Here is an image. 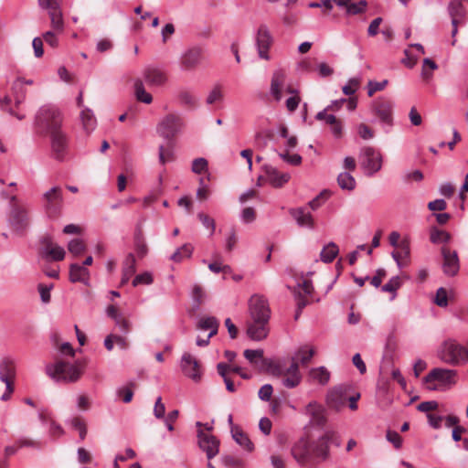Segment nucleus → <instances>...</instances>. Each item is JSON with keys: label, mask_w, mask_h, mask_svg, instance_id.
Returning a JSON list of instances; mask_svg holds the SVG:
<instances>
[{"label": "nucleus", "mask_w": 468, "mask_h": 468, "mask_svg": "<svg viewBox=\"0 0 468 468\" xmlns=\"http://www.w3.org/2000/svg\"><path fill=\"white\" fill-rule=\"evenodd\" d=\"M62 118L58 108L51 104L41 106L35 116V129L37 133L47 135L60 129Z\"/></svg>", "instance_id": "1"}, {"label": "nucleus", "mask_w": 468, "mask_h": 468, "mask_svg": "<svg viewBox=\"0 0 468 468\" xmlns=\"http://www.w3.org/2000/svg\"><path fill=\"white\" fill-rule=\"evenodd\" d=\"M437 357L452 367L468 362L466 346L453 338L445 339L440 344L437 348Z\"/></svg>", "instance_id": "2"}, {"label": "nucleus", "mask_w": 468, "mask_h": 468, "mask_svg": "<svg viewBox=\"0 0 468 468\" xmlns=\"http://www.w3.org/2000/svg\"><path fill=\"white\" fill-rule=\"evenodd\" d=\"M458 372L455 369L435 367L423 378L427 388L431 391H446L457 382Z\"/></svg>", "instance_id": "3"}, {"label": "nucleus", "mask_w": 468, "mask_h": 468, "mask_svg": "<svg viewBox=\"0 0 468 468\" xmlns=\"http://www.w3.org/2000/svg\"><path fill=\"white\" fill-rule=\"evenodd\" d=\"M45 371L56 382H76L81 376V371L76 365L62 360L47 365Z\"/></svg>", "instance_id": "4"}, {"label": "nucleus", "mask_w": 468, "mask_h": 468, "mask_svg": "<svg viewBox=\"0 0 468 468\" xmlns=\"http://www.w3.org/2000/svg\"><path fill=\"white\" fill-rule=\"evenodd\" d=\"M6 221L17 235H24L30 224L29 212L24 204H13L6 214Z\"/></svg>", "instance_id": "5"}, {"label": "nucleus", "mask_w": 468, "mask_h": 468, "mask_svg": "<svg viewBox=\"0 0 468 468\" xmlns=\"http://www.w3.org/2000/svg\"><path fill=\"white\" fill-rule=\"evenodd\" d=\"M360 165L367 176H373L382 168V154L374 147L366 146L361 149Z\"/></svg>", "instance_id": "6"}, {"label": "nucleus", "mask_w": 468, "mask_h": 468, "mask_svg": "<svg viewBox=\"0 0 468 468\" xmlns=\"http://www.w3.org/2000/svg\"><path fill=\"white\" fill-rule=\"evenodd\" d=\"M371 110L388 133L393 125V102L389 99L378 98L372 103Z\"/></svg>", "instance_id": "7"}, {"label": "nucleus", "mask_w": 468, "mask_h": 468, "mask_svg": "<svg viewBox=\"0 0 468 468\" xmlns=\"http://www.w3.org/2000/svg\"><path fill=\"white\" fill-rule=\"evenodd\" d=\"M183 120L179 114L169 113L165 116L157 125V133L164 138L171 140L182 130Z\"/></svg>", "instance_id": "8"}, {"label": "nucleus", "mask_w": 468, "mask_h": 468, "mask_svg": "<svg viewBox=\"0 0 468 468\" xmlns=\"http://www.w3.org/2000/svg\"><path fill=\"white\" fill-rule=\"evenodd\" d=\"M350 387L346 385H337L330 388L325 396V403L331 410L339 411L346 404Z\"/></svg>", "instance_id": "9"}, {"label": "nucleus", "mask_w": 468, "mask_h": 468, "mask_svg": "<svg viewBox=\"0 0 468 468\" xmlns=\"http://www.w3.org/2000/svg\"><path fill=\"white\" fill-rule=\"evenodd\" d=\"M249 309L251 321L269 322L271 311L265 298L259 295H253L249 302Z\"/></svg>", "instance_id": "10"}, {"label": "nucleus", "mask_w": 468, "mask_h": 468, "mask_svg": "<svg viewBox=\"0 0 468 468\" xmlns=\"http://www.w3.org/2000/svg\"><path fill=\"white\" fill-rule=\"evenodd\" d=\"M44 207L49 218L57 217L62 207V194L59 186H53L43 195Z\"/></svg>", "instance_id": "11"}, {"label": "nucleus", "mask_w": 468, "mask_h": 468, "mask_svg": "<svg viewBox=\"0 0 468 468\" xmlns=\"http://www.w3.org/2000/svg\"><path fill=\"white\" fill-rule=\"evenodd\" d=\"M204 49L200 46H193L184 51L180 57V69L184 71L195 69L202 61Z\"/></svg>", "instance_id": "12"}, {"label": "nucleus", "mask_w": 468, "mask_h": 468, "mask_svg": "<svg viewBox=\"0 0 468 468\" xmlns=\"http://www.w3.org/2000/svg\"><path fill=\"white\" fill-rule=\"evenodd\" d=\"M255 42L259 57L262 59L269 60V49L272 45L273 38L266 25H261L259 27Z\"/></svg>", "instance_id": "13"}, {"label": "nucleus", "mask_w": 468, "mask_h": 468, "mask_svg": "<svg viewBox=\"0 0 468 468\" xmlns=\"http://www.w3.org/2000/svg\"><path fill=\"white\" fill-rule=\"evenodd\" d=\"M198 446L206 452L208 461L218 455L219 441L212 434L199 430L197 431Z\"/></svg>", "instance_id": "14"}, {"label": "nucleus", "mask_w": 468, "mask_h": 468, "mask_svg": "<svg viewBox=\"0 0 468 468\" xmlns=\"http://www.w3.org/2000/svg\"><path fill=\"white\" fill-rule=\"evenodd\" d=\"M51 139V153L53 158L58 161H63L67 154L68 150V138L67 135L58 129L55 133L48 134Z\"/></svg>", "instance_id": "15"}, {"label": "nucleus", "mask_w": 468, "mask_h": 468, "mask_svg": "<svg viewBox=\"0 0 468 468\" xmlns=\"http://www.w3.org/2000/svg\"><path fill=\"white\" fill-rule=\"evenodd\" d=\"M292 455L295 461L302 466L313 462L310 441L305 438H301L292 447Z\"/></svg>", "instance_id": "16"}, {"label": "nucleus", "mask_w": 468, "mask_h": 468, "mask_svg": "<svg viewBox=\"0 0 468 468\" xmlns=\"http://www.w3.org/2000/svg\"><path fill=\"white\" fill-rule=\"evenodd\" d=\"M305 414L310 417V423L313 426L323 428L327 421L324 407L314 400L306 405Z\"/></svg>", "instance_id": "17"}, {"label": "nucleus", "mask_w": 468, "mask_h": 468, "mask_svg": "<svg viewBox=\"0 0 468 468\" xmlns=\"http://www.w3.org/2000/svg\"><path fill=\"white\" fill-rule=\"evenodd\" d=\"M181 368L183 373L195 382L201 379L202 374L198 361L189 353H185L181 358Z\"/></svg>", "instance_id": "18"}, {"label": "nucleus", "mask_w": 468, "mask_h": 468, "mask_svg": "<svg viewBox=\"0 0 468 468\" xmlns=\"http://www.w3.org/2000/svg\"><path fill=\"white\" fill-rule=\"evenodd\" d=\"M330 439V434L326 433L317 440L310 441L313 461L325 460L328 457Z\"/></svg>", "instance_id": "19"}, {"label": "nucleus", "mask_w": 468, "mask_h": 468, "mask_svg": "<svg viewBox=\"0 0 468 468\" xmlns=\"http://www.w3.org/2000/svg\"><path fill=\"white\" fill-rule=\"evenodd\" d=\"M16 377V367L14 361L5 357L0 363V380L5 384V389L14 392L13 379Z\"/></svg>", "instance_id": "20"}, {"label": "nucleus", "mask_w": 468, "mask_h": 468, "mask_svg": "<svg viewBox=\"0 0 468 468\" xmlns=\"http://www.w3.org/2000/svg\"><path fill=\"white\" fill-rule=\"evenodd\" d=\"M441 254L443 257V272L448 276H455L460 269L457 252L452 251L446 247H442Z\"/></svg>", "instance_id": "21"}, {"label": "nucleus", "mask_w": 468, "mask_h": 468, "mask_svg": "<svg viewBox=\"0 0 468 468\" xmlns=\"http://www.w3.org/2000/svg\"><path fill=\"white\" fill-rule=\"evenodd\" d=\"M265 175L267 181L275 188L282 187L291 179L289 173H281L272 165L265 166Z\"/></svg>", "instance_id": "22"}, {"label": "nucleus", "mask_w": 468, "mask_h": 468, "mask_svg": "<svg viewBox=\"0 0 468 468\" xmlns=\"http://www.w3.org/2000/svg\"><path fill=\"white\" fill-rule=\"evenodd\" d=\"M289 213L294 218L299 227L307 228L310 229L314 228V218L311 212L307 210V207H300L296 208H291Z\"/></svg>", "instance_id": "23"}, {"label": "nucleus", "mask_w": 468, "mask_h": 468, "mask_svg": "<svg viewBox=\"0 0 468 468\" xmlns=\"http://www.w3.org/2000/svg\"><path fill=\"white\" fill-rule=\"evenodd\" d=\"M144 78L145 82L150 86H162L167 81L165 72L156 67H147L144 70Z\"/></svg>", "instance_id": "24"}, {"label": "nucleus", "mask_w": 468, "mask_h": 468, "mask_svg": "<svg viewBox=\"0 0 468 468\" xmlns=\"http://www.w3.org/2000/svg\"><path fill=\"white\" fill-rule=\"evenodd\" d=\"M286 74L282 69H276L271 76L270 93L276 101L282 98V87L284 85Z\"/></svg>", "instance_id": "25"}, {"label": "nucleus", "mask_w": 468, "mask_h": 468, "mask_svg": "<svg viewBox=\"0 0 468 468\" xmlns=\"http://www.w3.org/2000/svg\"><path fill=\"white\" fill-rule=\"evenodd\" d=\"M69 281L71 282H81L85 285L90 283L89 270L80 263H71L69 266Z\"/></svg>", "instance_id": "26"}, {"label": "nucleus", "mask_w": 468, "mask_h": 468, "mask_svg": "<svg viewBox=\"0 0 468 468\" xmlns=\"http://www.w3.org/2000/svg\"><path fill=\"white\" fill-rule=\"evenodd\" d=\"M268 323L269 322L255 323L254 321H251L247 329L249 337L255 341H261L266 338L269 333Z\"/></svg>", "instance_id": "27"}, {"label": "nucleus", "mask_w": 468, "mask_h": 468, "mask_svg": "<svg viewBox=\"0 0 468 468\" xmlns=\"http://www.w3.org/2000/svg\"><path fill=\"white\" fill-rule=\"evenodd\" d=\"M331 374L328 369L324 367H313L309 370L308 378L312 383L325 386L330 380Z\"/></svg>", "instance_id": "28"}, {"label": "nucleus", "mask_w": 468, "mask_h": 468, "mask_svg": "<svg viewBox=\"0 0 468 468\" xmlns=\"http://www.w3.org/2000/svg\"><path fill=\"white\" fill-rule=\"evenodd\" d=\"M397 249L398 250L392 251L391 256L396 261L398 267L401 269L407 264L403 261L409 260L410 256V243L406 239H403L400 241L399 246Z\"/></svg>", "instance_id": "29"}, {"label": "nucleus", "mask_w": 468, "mask_h": 468, "mask_svg": "<svg viewBox=\"0 0 468 468\" xmlns=\"http://www.w3.org/2000/svg\"><path fill=\"white\" fill-rule=\"evenodd\" d=\"M136 271V260L133 253H129L122 263V276L121 283L124 284L128 282L130 278L135 273Z\"/></svg>", "instance_id": "30"}, {"label": "nucleus", "mask_w": 468, "mask_h": 468, "mask_svg": "<svg viewBox=\"0 0 468 468\" xmlns=\"http://www.w3.org/2000/svg\"><path fill=\"white\" fill-rule=\"evenodd\" d=\"M43 254L53 261H62L65 257V250L62 247L48 240L44 244Z\"/></svg>", "instance_id": "31"}, {"label": "nucleus", "mask_w": 468, "mask_h": 468, "mask_svg": "<svg viewBox=\"0 0 468 468\" xmlns=\"http://www.w3.org/2000/svg\"><path fill=\"white\" fill-rule=\"evenodd\" d=\"M231 434L233 440L245 451L251 452L254 450V444L249 438V436L244 433L239 428H232Z\"/></svg>", "instance_id": "32"}, {"label": "nucleus", "mask_w": 468, "mask_h": 468, "mask_svg": "<svg viewBox=\"0 0 468 468\" xmlns=\"http://www.w3.org/2000/svg\"><path fill=\"white\" fill-rule=\"evenodd\" d=\"M48 13L50 18V30L63 33L65 29V23L60 7L58 9L48 11Z\"/></svg>", "instance_id": "33"}, {"label": "nucleus", "mask_w": 468, "mask_h": 468, "mask_svg": "<svg viewBox=\"0 0 468 468\" xmlns=\"http://www.w3.org/2000/svg\"><path fill=\"white\" fill-rule=\"evenodd\" d=\"M337 184L342 190L353 191L356 188V182L349 172H342L337 176Z\"/></svg>", "instance_id": "34"}, {"label": "nucleus", "mask_w": 468, "mask_h": 468, "mask_svg": "<svg viewBox=\"0 0 468 468\" xmlns=\"http://www.w3.org/2000/svg\"><path fill=\"white\" fill-rule=\"evenodd\" d=\"M224 101V92L220 84H216L208 92L206 103L209 106H217Z\"/></svg>", "instance_id": "35"}, {"label": "nucleus", "mask_w": 468, "mask_h": 468, "mask_svg": "<svg viewBox=\"0 0 468 468\" xmlns=\"http://www.w3.org/2000/svg\"><path fill=\"white\" fill-rule=\"evenodd\" d=\"M449 15L452 17V21L455 20L461 22L465 16V9L463 4L458 0H452L450 2L448 6Z\"/></svg>", "instance_id": "36"}, {"label": "nucleus", "mask_w": 468, "mask_h": 468, "mask_svg": "<svg viewBox=\"0 0 468 468\" xmlns=\"http://www.w3.org/2000/svg\"><path fill=\"white\" fill-rule=\"evenodd\" d=\"M194 248L190 243H186L179 247L171 256L170 260L174 262H181L185 259L192 256Z\"/></svg>", "instance_id": "37"}, {"label": "nucleus", "mask_w": 468, "mask_h": 468, "mask_svg": "<svg viewBox=\"0 0 468 468\" xmlns=\"http://www.w3.org/2000/svg\"><path fill=\"white\" fill-rule=\"evenodd\" d=\"M134 95L138 101L145 104H150L153 101V96L145 90L141 80L134 81Z\"/></svg>", "instance_id": "38"}, {"label": "nucleus", "mask_w": 468, "mask_h": 468, "mask_svg": "<svg viewBox=\"0 0 468 468\" xmlns=\"http://www.w3.org/2000/svg\"><path fill=\"white\" fill-rule=\"evenodd\" d=\"M338 251L337 245L335 242H329L323 248L320 253V259L324 263H330L335 259Z\"/></svg>", "instance_id": "39"}, {"label": "nucleus", "mask_w": 468, "mask_h": 468, "mask_svg": "<svg viewBox=\"0 0 468 468\" xmlns=\"http://www.w3.org/2000/svg\"><path fill=\"white\" fill-rule=\"evenodd\" d=\"M198 328L201 330H210L208 338H211L218 333V323L213 316L205 317L198 322Z\"/></svg>", "instance_id": "40"}, {"label": "nucleus", "mask_w": 468, "mask_h": 468, "mask_svg": "<svg viewBox=\"0 0 468 468\" xmlns=\"http://www.w3.org/2000/svg\"><path fill=\"white\" fill-rule=\"evenodd\" d=\"M402 282L399 276H393L389 281L381 287L384 292H390V300L393 301L397 296V291L401 287Z\"/></svg>", "instance_id": "41"}, {"label": "nucleus", "mask_w": 468, "mask_h": 468, "mask_svg": "<svg viewBox=\"0 0 468 468\" xmlns=\"http://www.w3.org/2000/svg\"><path fill=\"white\" fill-rule=\"evenodd\" d=\"M314 353V347L305 345L297 350L293 358L297 359L302 365H306L311 361Z\"/></svg>", "instance_id": "42"}, {"label": "nucleus", "mask_w": 468, "mask_h": 468, "mask_svg": "<svg viewBox=\"0 0 468 468\" xmlns=\"http://www.w3.org/2000/svg\"><path fill=\"white\" fill-rule=\"evenodd\" d=\"M431 241L434 244H446L451 239V235L445 230L439 229L436 227L431 229Z\"/></svg>", "instance_id": "43"}, {"label": "nucleus", "mask_w": 468, "mask_h": 468, "mask_svg": "<svg viewBox=\"0 0 468 468\" xmlns=\"http://www.w3.org/2000/svg\"><path fill=\"white\" fill-rule=\"evenodd\" d=\"M81 122L83 124V128L90 133L95 128L96 125V119L94 117L93 112L88 109L85 108L81 111L80 113Z\"/></svg>", "instance_id": "44"}, {"label": "nucleus", "mask_w": 468, "mask_h": 468, "mask_svg": "<svg viewBox=\"0 0 468 468\" xmlns=\"http://www.w3.org/2000/svg\"><path fill=\"white\" fill-rule=\"evenodd\" d=\"M244 356L250 364L253 365H258L259 362H265L262 349H246L244 351Z\"/></svg>", "instance_id": "45"}, {"label": "nucleus", "mask_w": 468, "mask_h": 468, "mask_svg": "<svg viewBox=\"0 0 468 468\" xmlns=\"http://www.w3.org/2000/svg\"><path fill=\"white\" fill-rule=\"evenodd\" d=\"M191 296L193 301V309L198 310L206 296V293L203 291L202 287L198 284H195L192 290Z\"/></svg>", "instance_id": "46"}, {"label": "nucleus", "mask_w": 468, "mask_h": 468, "mask_svg": "<svg viewBox=\"0 0 468 468\" xmlns=\"http://www.w3.org/2000/svg\"><path fill=\"white\" fill-rule=\"evenodd\" d=\"M272 373L278 376L301 374L299 370V363L293 357L292 364L285 370H282L279 365H276L272 368Z\"/></svg>", "instance_id": "47"}, {"label": "nucleus", "mask_w": 468, "mask_h": 468, "mask_svg": "<svg viewBox=\"0 0 468 468\" xmlns=\"http://www.w3.org/2000/svg\"><path fill=\"white\" fill-rule=\"evenodd\" d=\"M68 249L73 255L80 256L85 251L86 246L83 240L80 239H73L69 242Z\"/></svg>", "instance_id": "48"}, {"label": "nucleus", "mask_w": 468, "mask_h": 468, "mask_svg": "<svg viewBox=\"0 0 468 468\" xmlns=\"http://www.w3.org/2000/svg\"><path fill=\"white\" fill-rule=\"evenodd\" d=\"M207 160L203 157H198L193 160L191 170L193 173L200 175L207 171Z\"/></svg>", "instance_id": "49"}, {"label": "nucleus", "mask_w": 468, "mask_h": 468, "mask_svg": "<svg viewBox=\"0 0 468 468\" xmlns=\"http://www.w3.org/2000/svg\"><path fill=\"white\" fill-rule=\"evenodd\" d=\"M178 99H179L181 104H183L185 106L191 107V108L197 107V99L189 91H186V90L180 91L178 94Z\"/></svg>", "instance_id": "50"}, {"label": "nucleus", "mask_w": 468, "mask_h": 468, "mask_svg": "<svg viewBox=\"0 0 468 468\" xmlns=\"http://www.w3.org/2000/svg\"><path fill=\"white\" fill-rule=\"evenodd\" d=\"M174 159V150L172 146L165 147L160 145L159 147V162L165 165Z\"/></svg>", "instance_id": "51"}, {"label": "nucleus", "mask_w": 468, "mask_h": 468, "mask_svg": "<svg viewBox=\"0 0 468 468\" xmlns=\"http://www.w3.org/2000/svg\"><path fill=\"white\" fill-rule=\"evenodd\" d=\"M278 154L284 162L292 165H299L302 163V156L298 154H290L289 150L281 152Z\"/></svg>", "instance_id": "52"}, {"label": "nucleus", "mask_w": 468, "mask_h": 468, "mask_svg": "<svg viewBox=\"0 0 468 468\" xmlns=\"http://www.w3.org/2000/svg\"><path fill=\"white\" fill-rule=\"evenodd\" d=\"M301 374L284 375L282 385L287 388H293L301 383Z\"/></svg>", "instance_id": "53"}, {"label": "nucleus", "mask_w": 468, "mask_h": 468, "mask_svg": "<svg viewBox=\"0 0 468 468\" xmlns=\"http://www.w3.org/2000/svg\"><path fill=\"white\" fill-rule=\"evenodd\" d=\"M60 34L54 30H48L42 34V38L51 48H57L58 46V36Z\"/></svg>", "instance_id": "54"}, {"label": "nucleus", "mask_w": 468, "mask_h": 468, "mask_svg": "<svg viewBox=\"0 0 468 468\" xmlns=\"http://www.w3.org/2000/svg\"><path fill=\"white\" fill-rule=\"evenodd\" d=\"M388 80L382 81L369 80L367 83V94L369 97L373 96L377 91L383 90L388 85Z\"/></svg>", "instance_id": "55"}, {"label": "nucleus", "mask_w": 468, "mask_h": 468, "mask_svg": "<svg viewBox=\"0 0 468 468\" xmlns=\"http://www.w3.org/2000/svg\"><path fill=\"white\" fill-rule=\"evenodd\" d=\"M151 283H153V276L149 271H144V273L138 274L133 280V287H136L139 284L149 285Z\"/></svg>", "instance_id": "56"}, {"label": "nucleus", "mask_w": 468, "mask_h": 468, "mask_svg": "<svg viewBox=\"0 0 468 468\" xmlns=\"http://www.w3.org/2000/svg\"><path fill=\"white\" fill-rule=\"evenodd\" d=\"M434 303L440 306V307H446L448 306V293L446 289L443 287H440L437 292L434 298Z\"/></svg>", "instance_id": "57"}, {"label": "nucleus", "mask_w": 468, "mask_h": 468, "mask_svg": "<svg viewBox=\"0 0 468 468\" xmlns=\"http://www.w3.org/2000/svg\"><path fill=\"white\" fill-rule=\"evenodd\" d=\"M222 463L228 468H241L243 463L232 455H225L221 457Z\"/></svg>", "instance_id": "58"}, {"label": "nucleus", "mask_w": 468, "mask_h": 468, "mask_svg": "<svg viewBox=\"0 0 468 468\" xmlns=\"http://www.w3.org/2000/svg\"><path fill=\"white\" fill-rule=\"evenodd\" d=\"M197 218L206 229H210V235H213V233L215 232V229H216V224H215L214 219L203 212H199L197 214Z\"/></svg>", "instance_id": "59"}, {"label": "nucleus", "mask_w": 468, "mask_h": 468, "mask_svg": "<svg viewBox=\"0 0 468 468\" xmlns=\"http://www.w3.org/2000/svg\"><path fill=\"white\" fill-rule=\"evenodd\" d=\"M16 443L17 445V448H19V449L25 448V447L35 448V449L41 448V443L39 441L28 439V438H25V437H22V438H19L18 440H16Z\"/></svg>", "instance_id": "60"}, {"label": "nucleus", "mask_w": 468, "mask_h": 468, "mask_svg": "<svg viewBox=\"0 0 468 468\" xmlns=\"http://www.w3.org/2000/svg\"><path fill=\"white\" fill-rule=\"evenodd\" d=\"M386 438L396 449H399L401 447L402 438L397 431L388 430L386 433Z\"/></svg>", "instance_id": "61"}, {"label": "nucleus", "mask_w": 468, "mask_h": 468, "mask_svg": "<svg viewBox=\"0 0 468 468\" xmlns=\"http://www.w3.org/2000/svg\"><path fill=\"white\" fill-rule=\"evenodd\" d=\"M367 1H365V0H361L358 3L350 4L347 6V13L350 14V15L361 14V13H363L365 11V9L367 7Z\"/></svg>", "instance_id": "62"}, {"label": "nucleus", "mask_w": 468, "mask_h": 468, "mask_svg": "<svg viewBox=\"0 0 468 468\" xmlns=\"http://www.w3.org/2000/svg\"><path fill=\"white\" fill-rule=\"evenodd\" d=\"M53 285H44L42 283L38 284L37 289L40 294L41 301L44 303H48L50 302V291L52 289Z\"/></svg>", "instance_id": "63"}, {"label": "nucleus", "mask_w": 468, "mask_h": 468, "mask_svg": "<svg viewBox=\"0 0 468 468\" xmlns=\"http://www.w3.org/2000/svg\"><path fill=\"white\" fill-rule=\"evenodd\" d=\"M273 388L271 384L263 385L259 390V398L262 401H269L271 398Z\"/></svg>", "instance_id": "64"}]
</instances>
